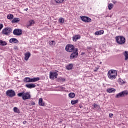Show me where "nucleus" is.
<instances>
[{"instance_id": "79ce46f5", "label": "nucleus", "mask_w": 128, "mask_h": 128, "mask_svg": "<svg viewBox=\"0 0 128 128\" xmlns=\"http://www.w3.org/2000/svg\"><path fill=\"white\" fill-rule=\"evenodd\" d=\"M98 68H96L95 70H94V72H98Z\"/></svg>"}, {"instance_id": "f257e3e1", "label": "nucleus", "mask_w": 128, "mask_h": 128, "mask_svg": "<svg viewBox=\"0 0 128 128\" xmlns=\"http://www.w3.org/2000/svg\"><path fill=\"white\" fill-rule=\"evenodd\" d=\"M17 96H22L24 100H30V92H24V91H23L22 92L18 93Z\"/></svg>"}, {"instance_id": "7c9ffc66", "label": "nucleus", "mask_w": 128, "mask_h": 128, "mask_svg": "<svg viewBox=\"0 0 128 128\" xmlns=\"http://www.w3.org/2000/svg\"><path fill=\"white\" fill-rule=\"evenodd\" d=\"M98 32H99V35L103 34L104 32V30H99Z\"/></svg>"}, {"instance_id": "f3484780", "label": "nucleus", "mask_w": 128, "mask_h": 128, "mask_svg": "<svg viewBox=\"0 0 128 128\" xmlns=\"http://www.w3.org/2000/svg\"><path fill=\"white\" fill-rule=\"evenodd\" d=\"M38 104L41 106H44V103L42 102V98H40L38 100Z\"/></svg>"}, {"instance_id": "c9c22d12", "label": "nucleus", "mask_w": 128, "mask_h": 128, "mask_svg": "<svg viewBox=\"0 0 128 128\" xmlns=\"http://www.w3.org/2000/svg\"><path fill=\"white\" fill-rule=\"evenodd\" d=\"M2 28H4V25H2V24H0V30Z\"/></svg>"}, {"instance_id": "f704fd0d", "label": "nucleus", "mask_w": 128, "mask_h": 128, "mask_svg": "<svg viewBox=\"0 0 128 128\" xmlns=\"http://www.w3.org/2000/svg\"><path fill=\"white\" fill-rule=\"evenodd\" d=\"M59 80H62V82H64V80H65L62 78H60Z\"/></svg>"}, {"instance_id": "473e14b6", "label": "nucleus", "mask_w": 128, "mask_h": 128, "mask_svg": "<svg viewBox=\"0 0 128 128\" xmlns=\"http://www.w3.org/2000/svg\"><path fill=\"white\" fill-rule=\"evenodd\" d=\"M120 82H121V84H126V82H124L122 80H120Z\"/></svg>"}, {"instance_id": "423d86ee", "label": "nucleus", "mask_w": 128, "mask_h": 128, "mask_svg": "<svg viewBox=\"0 0 128 128\" xmlns=\"http://www.w3.org/2000/svg\"><path fill=\"white\" fill-rule=\"evenodd\" d=\"M12 32V29L10 27H6L4 28L2 30V34L4 36H10V32Z\"/></svg>"}, {"instance_id": "cd10ccee", "label": "nucleus", "mask_w": 128, "mask_h": 128, "mask_svg": "<svg viewBox=\"0 0 128 128\" xmlns=\"http://www.w3.org/2000/svg\"><path fill=\"white\" fill-rule=\"evenodd\" d=\"M112 8H114V4H110L108 5V8L110 10H112Z\"/></svg>"}, {"instance_id": "b1692460", "label": "nucleus", "mask_w": 128, "mask_h": 128, "mask_svg": "<svg viewBox=\"0 0 128 128\" xmlns=\"http://www.w3.org/2000/svg\"><path fill=\"white\" fill-rule=\"evenodd\" d=\"M124 56H125V60H128V51L124 52Z\"/></svg>"}, {"instance_id": "4be33fe9", "label": "nucleus", "mask_w": 128, "mask_h": 128, "mask_svg": "<svg viewBox=\"0 0 128 128\" xmlns=\"http://www.w3.org/2000/svg\"><path fill=\"white\" fill-rule=\"evenodd\" d=\"M20 18H14L12 20V22L13 24H16V22H20Z\"/></svg>"}, {"instance_id": "393cba45", "label": "nucleus", "mask_w": 128, "mask_h": 128, "mask_svg": "<svg viewBox=\"0 0 128 128\" xmlns=\"http://www.w3.org/2000/svg\"><path fill=\"white\" fill-rule=\"evenodd\" d=\"M78 100H71V104L72 105L76 104H78Z\"/></svg>"}, {"instance_id": "2f4dec72", "label": "nucleus", "mask_w": 128, "mask_h": 128, "mask_svg": "<svg viewBox=\"0 0 128 128\" xmlns=\"http://www.w3.org/2000/svg\"><path fill=\"white\" fill-rule=\"evenodd\" d=\"M54 41H52L51 42H50V46H54Z\"/></svg>"}, {"instance_id": "5701e85b", "label": "nucleus", "mask_w": 128, "mask_h": 128, "mask_svg": "<svg viewBox=\"0 0 128 128\" xmlns=\"http://www.w3.org/2000/svg\"><path fill=\"white\" fill-rule=\"evenodd\" d=\"M69 98H74V96H76V94L74 92H70L68 94Z\"/></svg>"}, {"instance_id": "37998d69", "label": "nucleus", "mask_w": 128, "mask_h": 128, "mask_svg": "<svg viewBox=\"0 0 128 128\" xmlns=\"http://www.w3.org/2000/svg\"><path fill=\"white\" fill-rule=\"evenodd\" d=\"M28 10V8H26L24 9V10H26V12Z\"/></svg>"}, {"instance_id": "72a5a7b5", "label": "nucleus", "mask_w": 128, "mask_h": 128, "mask_svg": "<svg viewBox=\"0 0 128 128\" xmlns=\"http://www.w3.org/2000/svg\"><path fill=\"white\" fill-rule=\"evenodd\" d=\"M94 34H96V36L100 35V33H99L98 31L96 32L95 33H94Z\"/></svg>"}, {"instance_id": "f03ea898", "label": "nucleus", "mask_w": 128, "mask_h": 128, "mask_svg": "<svg viewBox=\"0 0 128 128\" xmlns=\"http://www.w3.org/2000/svg\"><path fill=\"white\" fill-rule=\"evenodd\" d=\"M118 76V72L116 70H111L108 71V76L110 80H114Z\"/></svg>"}, {"instance_id": "aec40b11", "label": "nucleus", "mask_w": 128, "mask_h": 128, "mask_svg": "<svg viewBox=\"0 0 128 128\" xmlns=\"http://www.w3.org/2000/svg\"><path fill=\"white\" fill-rule=\"evenodd\" d=\"M116 92V89L114 88H108L107 89V92Z\"/></svg>"}, {"instance_id": "9d476101", "label": "nucleus", "mask_w": 128, "mask_h": 128, "mask_svg": "<svg viewBox=\"0 0 128 128\" xmlns=\"http://www.w3.org/2000/svg\"><path fill=\"white\" fill-rule=\"evenodd\" d=\"M22 34V30L21 29H15L13 31V34L14 36H20Z\"/></svg>"}, {"instance_id": "bb28decb", "label": "nucleus", "mask_w": 128, "mask_h": 128, "mask_svg": "<svg viewBox=\"0 0 128 128\" xmlns=\"http://www.w3.org/2000/svg\"><path fill=\"white\" fill-rule=\"evenodd\" d=\"M34 24V20H31L29 21V24L28 25V26H32V24Z\"/></svg>"}, {"instance_id": "412c9836", "label": "nucleus", "mask_w": 128, "mask_h": 128, "mask_svg": "<svg viewBox=\"0 0 128 128\" xmlns=\"http://www.w3.org/2000/svg\"><path fill=\"white\" fill-rule=\"evenodd\" d=\"M54 0L56 2V4H62L63 2H66V0Z\"/></svg>"}, {"instance_id": "20e7f679", "label": "nucleus", "mask_w": 128, "mask_h": 128, "mask_svg": "<svg viewBox=\"0 0 128 128\" xmlns=\"http://www.w3.org/2000/svg\"><path fill=\"white\" fill-rule=\"evenodd\" d=\"M38 80H40V78L38 77L34 78H32L27 77L25 78L23 80V82H38Z\"/></svg>"}, {"instance_id": "9b49d317", "label": "nucleus", "mask_w": 128, "mask_h": 128, "mask_svg": "<svg viewBox=\"0 0 128 128\" xmlns=\"http://www.w3.org/2000/svg\"><path fill=\"white\" fill-rule=\"evenodd\" d=\"M80 18L82 22H91L92 19L88 17H86L85 16H80Z\"/></svg>"}, {"instance_id": "1a4fd4ad", "label": "nucleus", "mask_w": 128, "mask_h": 128, "mask_svg": "<svg viewBox=\"0 0 128 128\" xmlns=\"http://www.w3.org/2000/svg\"><path fill=\"white\" fill-rule=\"evenodd\" d=\"M78 50L75 49L74 51H73V52L70 54V60H72L73 58H78Z\"/></svg>"}, {"instance_id": "a878e982", "label": "nucleus", "mask_w": 128, "mask_h": 128, "mask_svg": "<svg viewBox=\"0 0 128 128\" xmlns=\"http://www.w3.org/2000/svg\"><path fill=\"white\" fill-rule=\"evenodd\" d=\"M7 18L8 20H12L14 18V15L10 14L7 16Z\"/></svg>"}, {"instance_id": "f8f14e48", "label": "nucleus", "mask_w": 128, "mask_h": 128, "mask_svg": "<svg viewBox=\"0 0 128 128\" xmlns=\"http://www.w3.org/2000/svg\"><path fill=\"white\" fill-rule=\"evenodd\" d=\"M58 78V72H50V80H54V78Z\"/></svg>"}, {"instance_id": "dca6fc26", "label": "nucleus", "mask_w": 128, "mask_h": 128, "mask_svg": "<svg viewBox=\"0 0 128 128\" xmlns=\"http://www.w3.org/2000/svg\"><path fill=\"white\" fill-rule=\"evenodd\" d=\"M80 35H76L72 38L73 42H76L77 40H80Z\"/></svg>"}, {"instance_id": "c756f323", "label": "nucleus", "mask_w": 128, "mask_h": 128, "mask_svg": "<svg viewBox=\"0 0 128 128\" xmlns=\"http://www.w3.org/2000/svg\"><path fill=\"white\" fill-rule=\"evenodd\" d=\"M14 112H18V108L16 107L14 108Z\"/></svg>"}, {"instance_id": "e433bc0d", "label": "nucleus", "mask_w": 128, "mask_h": 128, "mask_svg": "<svg viewBox=\"0 0 128 128\" xmlns=\"http://www.w3.org/2000/svg\"><path fill=\"white\" fill-rule=\"evenodd\" d=\"M14 50H18L17 46H14Z\"/></svg>"}, {"instance_id": "ea45409f", "label": "nucleus", "mask_w": 128, "mask_h": 128, "mask_svg": "<svg viewBox=\"0 0 128 128\" xmlns=\"http://www.w3.org/2000/svg\"><path fill=\"white\" fill-rule=\"evenodd\" d=\"M34 104H36V102H31V106H34Z\"/></svg>"}, {"instance_id": "a211bd4d", "label": "nucleus", "mask_w": 128, "mask_h": 128, "mask_svg": "<svg viewBox=\"0 0 128 128\" xmlns=\"http://www.w3.org/2000/svg\"><path fill=\"white\" fill-rule=\"evenodd\" d=\"M74 66V65L72 64H70L66 66V70H72Z\"/></svg>"}, {"instance_id": "c85d7f7f", "label": "nucleus", "mask_w": 128, "mask_h": 128, "mask_svg": "<svg viewBox=\"0 0 128 128\" xmlns=\"http://www.w3.org/2000/svg\"><path fill=\"white\" fill-rule=\"evenodd\" d=\"M59 22L60 24H64V18H60Z\"/></svg>"}, {"instance_id": "a19ab883", "label": "nucleus", "mask_w": 128, "mask_h": 128, "mask_svg": "<svg viewBox=\"0 0 128 128\" xmlns=\"http://www.w3.org/2000/svg\"><path fill=\"white\" fill-rule=\"evenodd\" d=\"M26 124V120H24V121L23 122V124Z\"/></svg>"}, {"instance_id": "7ed1b4c3", "label": "nucleus", "mask_w": 128, "mask_h": 128, "mask_svg": "<svg viewBox=\"0 0 128 128\" xmlns=\"http://www.w3.org/2000/svg\"><path fill=\"white\" fill-rule=\"evenodd\" d=\"M116 40L118 44H124L126 42V38L122 36H116Z\"/></svg>"}, {"instance_id": "c03bdc74", "label": "nucleus", "mask_w": 128, "mask_h": 128, "mask_svg": "<svg viewBox=\"0 0 128 128\" xmlns=\"http://www.w3.org/2000/svg\"><path fill=\"white\" fill-rule=\"evenodd\" d=\"M82 54H84V52H83V53H82Z\"/></svg>"}, {"instance_id": "39448f33", "label": "nucleus", "mask_w": 128, "mask_h": 128, "mask_svg": "<svg viewBox=\"0 0 128 128\" xmlns=\"http://www.w3.org/2000/svg\"><path fill=\"white\" fill-rule=\"evenodd\" d=\"M65 49L66 52H74L76 50V48H74V45L68 44L66 46Z\"/></svg>"}, {"instance_id": "4468645a", "label": "nucleus", "mask_w": 128, "mask_h": 128, "mask_svg": "<svg viewBox=\"0 0 128 128\" xmlns=\"http://www.w3.org/2000/svg\"><path fill=\"white\" fill-rule=\"evenodd\" d=\"M36 86L35 84H26V86L28 88H36Z\"/></svg>"}, {"instance_id": "6ab92c4d", "label": "nucleus", "mask_w": 128, "mask_h": 128, "mask_svg": "<svg viewBox=\"0 0 128 128\" xmlns=\"http://www.w3.org/2000/svg\"><path fill=\"white\" fill-rule=\"evenodd\" d=\"M6 44H8L6 42L0 40V46H6Z\"/></svg>"}, {"instance_id": "58836bf2", "label": "nucleus", "mask_w": 128, "mask_h": 128, "mask_svg": "<svg viewBox=\"0 0 128 128\" xmlns=\"http://www.w3.org/2000/svg\"><path fill=\"white\" fill-rule=\"evenodd\" d=\"M94 108H98V105L96 104H94Z\"/></svg>"}, {"instance_id": "4c0bfd02", "label": "nucleus", "mask_w": 128, "mask_h": 128, "mask_svg": "<svg viewBox=\"0 0 128 128\" xmlns=\"http://www.w3.org/2000/svg\"><path fill=\"white\" fill-rule=\"evenodd\" d=\"M109 116H110V118H112V116H114V114H109Z\"/></svg>"}, {"instance_id": "0eeeda50", "label": "nucleus", "mask_w": 128, "mask_h": 128, "mask_svg": "<svg viewBox=\"0 0 128 128\" xmlns=\"http://www.w3.org/2000/svg\"><path fill=\"white\" fill-rule=\"evenodd\" d=\"M128 90H124V91H122V92H120V93L117 94L116 96V98H120L126 96H128Z\"/></svg>"}, {"instance_id": "6e6552de", "label": "nucleus", "mask_w": 128, "mask_h": 128, "mask_svg": "<svg viewBox=\"0 0 128 128\" xmlns=\"http://www.w3.org/2000/svg\"><path fill=\"white\" fill-rule=\"evenodd\" d=\"M6 94L7 96H9V98H14L16 96V92L14 90H8L6 92Z\"/></svg>"}, {"instance_id": "2eb2a0df", "label": "nucleus", "mask_w": 128, "mask_h": 128, "mask_svg": "<svg viewBox=\"0 0 128 128\" xmlns=\"http://www.w3.org/2000/svg\"><path fill=\"white\" fill-rule=\"evenodd\" d=\"M25 58H24V60H28V58L30 57V52H28L27 53L24 54Z\"/></svg>"}, {"instance_id": "ddd939ff", "label": "nucleus", "mask_w": 128, "mask_h": 128, "mask_svg": "<svg viewBox=\"0 0 128 128\" xmlns=\"http://www.w3.org/2000/svg\"><path fill=\"white\" fill-rule=\"evenodd\" d=\"M9 42L10 44H12V42H14V44H18V40L16 38H12L10 40Z\"/></svg>"}]
</instances>
